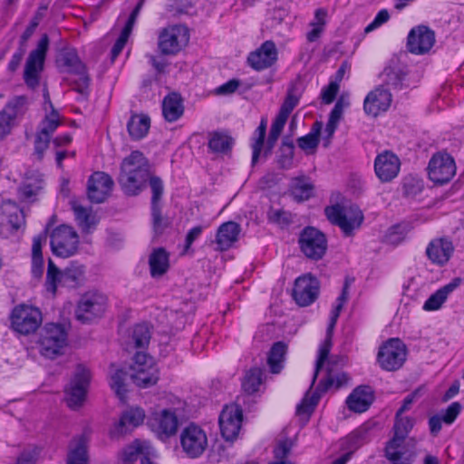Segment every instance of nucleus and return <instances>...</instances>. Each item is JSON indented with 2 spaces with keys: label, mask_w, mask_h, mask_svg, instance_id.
<instances>
[{
  "label": "nucleus",
  "mask_w": 464,
  "mask_h": 464,
  "mask_svg": "<svg viewBox=\"0 0 464 464\" xmlns=\"http://www.w3.org/2000/svg\"><path fill=\"white\" fill-rule=\"evenodd\" d=\"M287 346L283 342H277L273 344L268 354L267 363L273 373H278L284 366L285 356Z\"/></svg>",
  "instance_id": "a18cd8bd"
},
{
  "label": "nucleus",
  "mask_w": 464,
  "mask_h": 464,
  "mask_svg": "<svg viewBox=\"0 0 464 464\" xmlns=\"http://www.w3.org/2000/svg\"><path fill=\"white\" fill-rule=\"evenodd\" d=\"M293 448V442L290 440H280L274 449L275 461L286 460Z\"/></svg>",
  "instance_id": "0e129e2a"
},
{
  "label": "nucleus",
  "mask_w": 464,
  "mask_h": 464,
  "mask_svg": "<svg viewBox=\"0 0 464 464\" xmlns=\"http://www.w3.org/2000/svg\"><path fill=\"white\" fill-rule=\"evenodd\" d=\"M314 186L307 181L304 177L295 178L292 180L291 191L293 196L298 201H304L310 198L313 195Z\"/></svg>",
  "instance_id": "09e8293b"
},
{
  "label": "nucleus",
  "mask_w": 464,
  "mask_h": 464,
  "mask_svg": "<svg viewBox=\"0 0 464 464\" xmlns=\"http://www.w3.org/2000/svg\"><path fill=\"white\" fill-rule=\"evenodd\" d=\"M62 124V118L56 109L46 113L39 122L34 137V151L32 156L37 161H43L44 153L49 148L51 138L57 128Z\"/></svg>",
  "instance_id": "39448f33"
},
{
  "label": "nucleus",
  "mask_w": 464,
  "mask_h": 464,
  "mask_svg": "<svg viewBox=\"0 0 464 464\" xmlns=\"http://www.w3.org/2000/svg\"><path fill=\"white\" fill-rule=\"evenodd\" d=\"M384 87H390L392 90H401L406 87L405 77L406 72L404 67L399 64L398 62H392L386 66L382 72Z\"/></svg>",
  "instance_id": "72a5a7b5"
},
{
  "label": "nucleus",
  "mask_w": 464,
  "mask_h": 464,
  "mask_svg": "<svg viewBox=\"0 0 464 464\" xmlns=\"http://www.w3.org/2000/svg\"><path fill=\"white\" fill-rule=\"evenodd\" d=\"M105 310L106 298L98 292H92L85 295L79 302L75 315L82 323H88L102 316Z\"/></svg>",
  "instance_id": "6ab92c4d"
},
{
  "label": "nucleus",
  "mask_w": 464,
  "mask_h": 464,
  "mask_svg": "<svg viewBox=\"0 0 464 464\" xmlns=\"http://www.w3.org/2000/svg\"><path fill=\"white\" fill-rule=\"evenodd\" d=\"M234 140L223 131H213L208 134V149L215 154H227L233 147Z\"/></svg>",
  "instance_id": "58836bf2"
},
{
  "label": "nucleus",
  "mask_w": 464,
  "mask_h": 464,
  "mask_svg": "<svg viewBox=\"0 0 464 464\" xmlns=\"http://www.w3.org/2000/svg\"><path fill=\"white\" fill-rule=\"evenodd\" d=\"M401 162L399 158L391 151L379 154L374 160L376 176L382 182L393 179L400 171Z\"/></svg>",
  "instance_id": "bb28decb"
},
{
  "label": "nucleus",
  "mask_w": 464,
  "mask_h": 464,
  "mask_svg": "<svg viewBox=\"0 0 464 464\" xmlns=\"http://www.w3.org/2000/svg\"><path fill=\"white\" fill-rule=\"evenodd\" d=\"M28 99L25 95L13 97L0 111V136L5 139L14 126V121L26 111Z\"/></svg>",
  "instance_id": "412c9836"
},
{
  "label": "nucleus",
  "mask_w": 464,
  "mask_h": 464,
  "mask_svg": "<svg viewBox=\"0 0 464 464\" xmlns=\"http://www.w3.org/2000/svg\"><path fill=\"white\" fill-rule=\"evenodd\" d=\"M295 145L289 137L282 140L277 156V164L280 169H289L293 166Z\"/></svg>",
  "instance_id": "49530a36"
},
{
  "label": "nucleus",
  "mask_w": 464,
  "mask_h": 464,
  "mask_svg": "<svg viewBox=\"0 0 464 464\" xmlns=\"http://www.w3.org/2000/svg\"><path fill=\"white\" fill-rule=\"evenodd\" d=\"M243 412L237 404L227 405L219 416V427L226 440H234L241 429Z\"/></svg>",
  "instance_id": "4be33fe9"
},
{
  "label": "nucleus",
  "mask_w": 464,
  "mask_h": 464,
  "mask_svg": "<svg viewBox=\"0 0 464 464\" xmlns=\"http://www.w3.org/2000/svg\"><path fill=\"white\" fill-rule=\"evenodd\" d=\"M11 329L22 335H29L36 332L43 323L42 312L39 308L25 304L15 305L9 315Z\"/></svg>",
  "instance_id": "7ed1b4c3"
},
{
  "label": "nucleus",
  "mask_w": 464,
  "mask_h": 464,
  "mask_svg": "<svg viewBox=\"0 0 464 464\" xmlns=\"http://www.w3.org/2000/svg\"><path fill=\"white\" fill-rule=\"evenodd\" d=\"M319 397L313 395L311 398L307 396L296 407V413L298 415H309L314 407L317 404Z\"/></svg>",
  "instance_id": "338daca9"
},
{
  "label": "nucleus",
  "mask_w": 464,
  "mask_h": 464,
  "mask_svg": "<svg viewBox=\"0 0 464 464\" xmlns=\"http://www.w3.org/2000/svg\"><path fill=\"white\" fill-rule=\"evenodd\" d=\"M150 175L148 159L140 150H134L122 160L118 182L124 194L137 196L145 188Z\"/></svg>",
  "instance_id": "f257e3e1"
},
{
  "label": "nucleus",
  "mask_w": 464,
  "mask_h": 464,
  "mask_svg": "<svg viewBox=\"0 0 464 464\" xmlns=\"http://www.w3.org/2000/svg\"><path fill=\"white\" fill-rule=\"evenodd\" d=\"M148 423L151 430L163 440L176 434L179 426V420L175 411L162 409L154 411L149 418Z\"/></svg>",
  "instance_id": "aec40b11"
},
{
  "label": "nucleus",
  "mask_w": 464,
  "mask_h": 464,
  "mask_svg": "<svg viewBox=\"0 0 464 464\" xmlns=\"http://www.w3.org/2000/svg\"><path fill=\"white\" fill-rule=\"evenodd\" d=\"M285 122L286 121L276 117L275 121L271 125L267 140L265 143L266 132V121L264 119L261 120L260 124L256 128L252 138V165H255L258 161L263 147H265V157H267L269 154H271L272 150L275 147L276 140H278L285 125Z\"/></svg>",
  "instance_id": "20e7f679"
},
{
  "label": "nucleus",
  "mask_w": 464,
  "mask_h": 464,
  "mask_svg": "<svg viewBox=\"0 0 464 464\" xmlns=\"http://www.w3.org/2000/svg\"><path fill=\"white\" fill-rule=\"evenodd\" d=\"M145 419V412L140 408H131L126 411L120 420L110 430L111 438H118L126 434L130 429L140 425Z\"/></svg>",
  "instance_id": "cd10ccee"
},
{
  "label": "nucleus",
  "mask_w": 464,
  "mask_h": 464,
  "mask_svg": "<svg viewBox=\"0 0 464 464\" xmlns=\"http://www.w3.org/2000/svg\"><path fill=\"white\" fill-rule=\"evenodd\" d=\"M448 293L449 292H434L424 303L422 306L423 310L428 312L439 310L448 299Z\"/></svg>",
  "instance_id": "13d9d810"
},
{
  "label": "nucleus",
  "mask_w": 464,
  "mask_h": 464,
  "mask_svg": "<svg viewBox=\"0 0 464 464\" xmlns=\"http://www.w3.org/2000/svg\"><path fill=\"white\" fill-rule=\"evenodd\" d=\"M349 382V377L344 372H334L327 368L325 376L320 381L318 389L326 392L330 389L338 390Z\"/></svg>",
  "instance_id": "c03bdc74"
},
{
  "label": "nucleus",
  "mask_w": 464,
  "mask_h": 464,
  "mask_svg": "<svg viewBox=\"0 0 464 464\" xmlns=\"http://www.w3.org/2000/svg\"><path fill=\"white\" fill-rule=\"evenodd\" d=\"M162 113L164 119L169 122H174L183 115L184 105L180 94L172 92L163 99Z\"/></svg>",
  "instance_id": "4c0bfd02"
},
{
  "label": "nucleus",
  "mask_w": 464,
  "mask_h": 464,
  "mask_svg": "<svg viewBox=\"0 0 464 464\" xmlns=\"http://www.w3.org/2000/svg\"><path fill=\"white\" fill-rule=\"evenodd\" d=\"M392 101L390 90L384 85H380L367 94L363 102V110L366 114L376 117L390 108Z\"/></svg>",
  "instance_id": "393cba45"
},
{
  "label": "nucleus",
  "mask_w": 464,
  "mask_h": 464,
  "mask_svg": "<svg viewBox=\"0 0 464 464\" xmlns=\"http://www.w3.org/2000/svg\"><path fill=\"white\" fill-rule=\"evenodd\" d=\"M435 43L434 32L427 26L421 25L411 30L408 35L407 46L414 54L428 53Z\"/></svg>",
  "instance_id": "a878e982"
},
{
  "label": "nucleus",
  "mask_w": 464,
  "mask_h": 464,
  "mask_svg": "<svg viewBox=\"0 0 464 464\" xmlns=\"http://www.w3.org/2000/svg\"><path fill=\"white\" fill-rule=\"evenodd\" d=\"M127 373L121 369H114V366H111V387L115 392L117 396L121 399V401H124L125 395L127 392L126 389V381Z\"/></svg>",
  "instance_id": "3c124183"
},
{
  "label": "nucleus",
  "mask_w": 464,
  "mask_h": 464,
  "mask_svg": "<svg viewBox=\"0 0 464 464\" xmlns=\"http://www.w3.org/2000/svg\"><path fill=\"white\" fill-rule=\"evenodd\" d=\"M348 300L347 292H342L340 296L336 299V302L332 309L330 315V322L326 330V336L323 343L320 345L318 350V357L315 363V370L312 381V385H314L316 377L319 373V371L322 369L324 362L326 361L330 350L332 348V338L334 334V329L337 323L340 313L344 305V304Z\"/></svg>",
  "instance_id": "dca6fc26"
},
{
  "label": "nucleus",
  "mask_w": 464,
  "mask_h": 464,
  "mask_svg": "<svg viewBox=\"0 0 464 464\" xmlns=\"http://www.w3.org/2000/svg\"><path fill=\"white\" fill-rule=\"evenodd\" d=\"M278 58L276 44L267 40L259 48L251 52L247 57V63L256 71H263L273 66Z\"/></svg>",
  "instance_id": "b1692460"
},
{
  "label": "nucleus",
  "mask_w": 464,
  "mask_h": 464,
  "mask_svg": "<svg viewBox=\"0 0 464 464\" xmlns=\"http://www.w3.org/2000/svg\"><path fill=\"white\" fill-rule=\"evenodd\" d=\"M413 427V420L402 414L396 413L393 426L394 436L388 442L385 453L389 460L394 464H411V456L401 451V444Z\"/></svg>",
  "instance_id": "f03ea898"
},
{
  "label": "nucleus",
  "mask_w": 464,
  "mask_h": 464,
  "mask_svg": "<svg viewBox=\"0 0 464 464\" xmlns=\"http://www.w3.org/2000/svg\"><path fill=\"white\" fill-rule=\"evenodd\" d=\"M130 378L140 388L155 385L159 381V368L152 357L137 353L130 366Z\"/></svg>",
  "instance_id": "9d476101"
},
{
  "label": "nucleus",
  "mask_w": 464,
  "mask_h": 464,
  "mask_svg": "<svg viewBox=\"0 0 464 464\" xmlns=\"http://www.w3.org/2000/svg\"><path fill=\"white\" fill-rule=\"evenodd\" d=\"M324 213L328 220L339 227L345 237L352 236L363 220L362 212L356 207L345 208L336 204L326 207Z\"/></svg>",
  "instance_id": "423d86ee"
},
{
  "label": "nucleus",
  "mask_w": 464,
  "mask_h": 464,
  "mask_svg": "<svg viewBox=\"0 0 464 464\" xmlns=\"http://www.w3.org/2000/svg\"><path fill=\"white\" fill-rule=\"evenodd\" d=\"M240 227L237 223L228 221L223 223L217 232L216 244L219 251L227 250L238 238Z\"/></svg>",
  "instance_id": "473e14b6"
},
{
  "label": "nucleus",
  "mask_w": 464,
  "mask_h": 464,
  "mask_svg": "<svg viewBox=\"0 0 464 464\" xmlns=\"http://www.w3.org/2000/svg\"><path fill=\"white\" fill-rule=\"evenodd\" d=\"M150 181V187L151 189V208L160 207V200L163 195L164 187L160 178L157 176H150L148 179Z\"/></svg>",
  "instance_id": "bf43d9fd"
},
{
  "label": "nucleus",
  "mask_w": 464,
  "mask_h": 464,
  "mask_svg": "<svg viewBox=\"0 0 464 464\" xmlns=\"http://www.w3.org/2000/svg\"><path fill=\"white\" fill-rule=\"evenodd\" d=\"M114 182L111 177L102 171L94 172L88 180L87 196L92 203L103 202L111 194Z\"/></svg>",
  "instance_id": "5701e85b"
},
{
  "label": "nucleus",
  "mask_w": 464,
  "mask_h": 464,
  "mask_svg": "<svg viewBox=\"0 0 464 464\" xmlns=\"http://www.w3.org/2000/svg\"><path fill=\"white\" fill-rule=\"evenodd\" d=\"M150 340V328L145 324H137L132 329L128 345L131 348H144Z\"/></svg>",
  "instance_id": "de8ad7c7"
},
{
  "label": "nucleus",
  "mask_w": 464,
  "mask_h": 464,
  "mask_svg": "<svg viewBox=\"0 0 464 464\" xmlns=\"http://www.w3.org/2000/svg\"><path fill=\"white\" fill-rule=\"evenodd\" d=\"M347 105H348V102H345L343 98L341 97L340 99H338V101L334 104L333 110L331 111L329 119L326 123L325 130H324V131L326 133V136L324 138V140H326V142L324 143L325 147L328 146L330 140L333 138V136L337 129L338 123L343 116V109Z\"/></svg>",
  "instance_id": "a19ab883"
},
{
  "label": "nucleus",
  "mask_w": 464,
  "mask_h": 464,
  "mask_svg": "<svg viewBox=\"0 0 464 464\" xmlns=\"http://www.w3.org/2000/svg\"><path fill=\"white\" fill-rule=\"evenodd\" d=\"M373 400L372 389L370 386L362 385L355 388L347 397L346 404L350 411L362 413L369 409Z\"/></svg>",
  "instance_id": "c756f323"
},
{
  "label": "nucleus",
  "mask_w": 464,
  "mask_h": 464,
  "mask_svg": "<svg viewBox=\"0 0 464 464\" xmlns=\"http://www.w3.org/2000/svg\"><path fill=\"white\" fill-rule=\"evenodd\" d=\"M322 127V122L315 121L308 134L297 139L298 147L307 154L313 153L319 145Z\"/></svg>",
  "instance_id": "37998d69"
},
{
  "label": "nucleus",
  "mask_w": 464,
  "mask_h": 464,
  "mask_svg": "<svg viewBox=\"0 0 464 464\" xmlns=\"http://www.w3.org/2000/svg\"><path fill=\"white\" fill-rule=\"evenodd\" d=\"M138 456L141 457L140 460L145 458L153 459L157 454L150 442L136 440L123 450L121 458L124 464H131Z\"/></svg>",
  "instance_id": "7c9ffc66"
},
{
  "label": "nucleus",
  "mask_w": 464,
  "mask_h": 464,
  "mask_svg": "<svg viewBox=\"0 0 464 464\" xmlns=\"http://www.w3.org/2000/svg\"><path fill=\"white\" fill-rule=\"evenodd\" d=\"M318 279L312 274H304L295 280L293 290H319Z\"/></svg>",
  "instance_id": "4d7b16f0"
},
{
  "label": "nucleus",
  "mask_w": 464,
  "mask_h": 464,
  "mask_svg": "<svg viewBox=\"0 0 464 464\" xmlns=\"http://www.w3.org/2000/svg\"><path fill=\"white\" fill-rule=\"evenodd\" d=\"M189 40L188 29L183 25H174L164 29L159 36V49L163 54H176Z\"/></svg>",
  "instance_id": "a211bd4d"
},
{
  "label": "nucleus",
  "mask_w": 464,
  "mask_h": 464,
  "mask_svg": "<svg viewBox=\"0 0 464 464\" xmlns=\"http://www.w3.org/2000/svg\"><path fill=\"white\" fill-rule=\"evenodd\" d=\"M90 380L91 373L89 369L79 364L72 381L64 390V401L69 408L76 410L82 406Z\"/></svg>",
  "instance_id": "f8f14e48"
},
{
  "label": "nucleus",
  "mask_w": 464,
  "mask_h": 464,
  "mask_svg": "<svg viewBox=\"0 0 464 464\" xmlns=\"http://www.w3.org/2000/svg\"><path fill=\"white\" fill-rule=\"evenodd\" d=\"M150 276L158 278L165 275L169 269V254L164 247H157L149 256Z\"/></svg>",
  "instance_id": "c9c22d12"
},
{
  "label": "nucleus",
  "mask_w": 464,
  "mask_h": 464,
  "mask_svg": "<svg viewBox=\"0 0 464 464\" xmlns=\"http://www.w3.org/2000/svg\"><path fill=\"white\" fill-rule=\"evenodd\" d=\"M44 179L42 175L36 174L27 177L19 188V197L23 200L33 201L38 192L43 188Z\"/></svg>",
  "instance_id": "79ce46f5"
},
{
  "label": "nucleus",
  "mask_w": 464,
  "mask_h": 464,
  "mask_svg": "<svg viewBox=\"0 0 464 464\" xmlns=\"http://www.w3.org/2000/svg\"><path fill=\"white\" fill-rule=\"evenodd\" d=\"M406 355L405 344L400 339L392 338L380 347L377 361L383 370L396 371L404 363Z\"/></svg>",
  "instance_id": "2eb2a0df"
},
{
  "label": "nucleus",
  "mask_w": 464,
  "mask_h": 464,
  "mask_svg": "<svg viewBox=\"0 0 464 464\" xmlns=\"http://www.w3.org/2000/svg\"><path fill=\"white\" fill-rule=\"evenodd\" d=\"M302 93V83L300 82H293L287 90V94L276 118L286 121L293 110L298 105Z\"/></svg>",
  "instance_id": "e433bc0d"
},
{
  "label": "nucleus",
  "mask_w": 464,
  "mask_h": 464,
  "mask_svg": "<svg viewBox=\"0 0 464 464\" xmlns=\"http://www.w3.org/2000/svg\"><path fill=\"white\" fill-rule=\"evenodd\" d=\"M48 46L49 37L47 34H43L37 47L29 53L26 60L24 81L30 89H35L40 83V74L44 71Z\"/></svg>",
  "instance_id": "1a4fd4ad"
},
{
  "label": "nucleus",
  "mask_w": 464,
  "mask_h": 464,
  "mask_svg": "<svg viewBox=\"0 0 464 464\" xmlns=\"http://www.w3.org/2000/svg\"><path fill=\"white\" fill-rule=\"evenodd\" d=\"M151 218L153 230L157 236L161 235L170 226L169 218L161 215L160 207L151 208Z\"/></svg>",
  "instance_id": "6e6d98bb"
},
{
  "label": "nucleus",
  "mask_w": 464,
  "mask_h": 464,
  "mask_svg": "<svg viewBox=\"0 0 464 464\" xmlns=\"http://www.w3.org/2000/svg\"><path fill=\"white\" fill-rule=\"evenodd\" d=\"M402 188L407 197L413 198L421 193L423 185L420 180L410 179L404 181Z\"/></svg>",
  "instance_id": "69168bd1"
},
{
  "label": "nucleus",
  "mask_w": 464,
  "mask_h": 464,
  "mask_svg": "<svg viewBox=\"0 0 464 464\" xmlns=\"http://www.w3.org/2000/svg\"><path fill=\"white\" fill-rule=\"evenodd\" d=\"M456 163L452 156L446 152H438L430 160L428 174L436 184H445L456 174Z\"/></svg>",
  "instance_id": "f3484780"
},
{
  "label": "nucleus",
  "mask_w": 464,
  "mask_h": 464,
  "mask_svg": "<svg viewBox=\"0 0 464 464\" xmlns=\"http://www.w3.org/2000/svg\"><path fill=\"white\" fill-rule=\"evenodd\" d=\"M454 251L452 242L445 237L431 240L427 248L428 258L436 265L444 266L451 257Z\"/></svg>",
  "instance_id": "c85d7f7f"
},
{
  "label": "nucleus",
  "mask_w": 464,
  "mask_h": 464,
  "mask_svg": "<svg viewBox=\"0 0 464 464\" xmlns=\"http://www.w3.org/2000/svg\"><path fill=\"white\" fill-rule=\"evenodd\" d=\"M150 127V119L147 115H132L127 124L128 132L134 140L143 139L149 132Z\"/></svg>",
  "instance_id": "ea45409f"
},
{
  "label": "nucleus",
  "mask_w": 464,
  "mask_h": 464,
  "mask_svg": "<svg viewBox=\"0 0 464 464\" xmlns=\"http://www.w3.org/2000/svg\"><path fill=\"white\" fill-rule=\"evenodd\" d=\"M339 91V84L337 82H331L327 86L323 88L321 92V98L324 103L330 104L332 103Z\"/></svg>",
  "instance_id": "774afa93"
},
{
  "label": "nucleus",
  "mask_w": 464,
  "mask_h": 464,
  "mask_svg": "<svg viewBox=\"0 0 464 464\" xmlns=\"http://www.w3.org/2000/svg\"><path fill=\"white\" fill-rule=\"evenodd\" d=\"M85 281V267L76 261L70 263L63 270L62 287L78 288L81 287Z\"/></svg>",
  "instance_id": "f704fd0d"
},
{
  "label": "nucleus",
  "mask_w": 464,
  "mask_h": 464,
  "mask_svg": "<svg viewBox=\"0 0 464 464\" xmlns=\"http://www.w3.org/2000/svg\"><path fill=\"white\" fill-rule=\"evenodd\" d=\"M298 244L302 253L314 261L324 257L328 246L325 235L314 227H306L301 231Z\"/></svg>",
  "instance_id": "4468645a"
},
{
  "label": "nucleus",
  "mask_w": 464,
  "mask_h": 464,
  "mask_svg": "<svg viewBox=\"0 0 464 464\" xmlns=\"http://www.w3.org/2000/svg\"><path fill=\"white\" fill-rule=\"evenodd\" d=\"M261 382L262 371L258 368H254L246 373L242 382V388L246 393L252 394L258 391Z\"/></svg>",
  "instance_id": "603ef678"
},
{
  "label": "nucleus",
  "mask_w": 464,
  "mask_h": 464,
  "mask_svg": "<svg viewBox=\"0 0 464 464\" xmlns=\"http://www.w3.org/2000/svg\"><path fill=\"white\" fill-rule=\"evenodd\" d=\"M62 276L63 271L55 266L52 259H49L46 274V283L49 290H57L58 285L62 286Z\"/></svg>",
  "instance_id": "5fc2aeb1"
},
{
  "label": "nucleus",
  "mask_w": 464,
  "mask_h": 464,
  "mask_svg": "<svg viewBox=\"0 0 464 464\" xmlns=\"http://www.w3.org/2000/svg\"><path fill=\"white\" fill-rule=\"evenodd\" d=\"M56 64L63 72L79 75L77 81V91L84 93L90 79L86 72V67L81 61L77 51L74 48L63 49L61 51L56 59Z\"/></svg>",
  "instance_id": "ddd939ff"
},
{
  "label": "nucleus",
  "mask_w": 464,
  "mask_h": 464,
  "mask_svg": "<svg viewBox=\"0 0 464 464\" xmlns=\"http://www.w3.org/2000/svg\"><path fill=\"white\" fill-rule=\"evenodd\" d=\"M267 219L269 222L278 225L281 227H286L293 222L292 214L284 209H275L271 208L267 211Z\"/></svg>",
  "instance_id": "864d4df0"
},
{
  "label": "nucleus",
  "mask_w": 464,
  "mask_h": 464,
  "mask_svg": "<svg viewBox=\"0 0 464 464\" xmlns=\"http://www.w3.org/2000/svg\"><path fill=\"white\" fill-rule=\"evenodd\" d=\"M67 464H89L88 440L81 435L73 438L68 445Z\"/></svg>",
  "instance_id": "2f4dec72"
},
{
  "label": "nucleus",
  "mask_w": 464,
  "mask_h": 464,
  "mask_svg": "<svg viewBox=\"0 0 464 464\" xmlns=\"http://www.w3.org/2000/svg\"><path fill=\"white\" fill-rule=\"evenodd\" d=\"M79 235L70 226L61 225L51 234V249L54 256L67 258L76 254L79 247Z\"/></svg>",
  "instance_id": "9b49d317"
},
{
  "label": "nucleus",
  "mask_w": 464,
  "mask_h": 464,
  "mask_svg": "<svg viewBox=\"0 0 464 464\" xmlns=\"http://www.w3.org/2000/svg\"><path fill=\"white\" fill-rule=\"evenodd\" d=\"M131 31L123 28L111 51V61L113 63L123 50Z\"/></svg>",
  "instance_id": "e2e57ef3"
},
{
  "label": "nucleus",
  "mask_w": 464,
  "mask_h": 464,
  "mask_svg": "<svg viewBox=\"0 0 464 464\" xmlns=\"http://www.w3.org/2000/svg\"><path fill=\"white\" fill-rule=\"evenodd\" d=\"M39 344L41 354L46 358L62 354L67 345L65 328L59 324H46L41 332Z\"/></svg>",
  "instance_id": "0eeeda50"
},
{
  "label": "nucleus",
  "mask_w": 464,
  "mask_h": 464,
  "mask_svg": "<svg viewBox=\"0 0 464 464\" xmlns=\"http://www.w3.org/2000/svg\"><path fill=\"white\" fill-rule=\"evenodd\" d=\"M179 442L183 453L190 459L201 457L208 448L206 430L195 423H189L181 430Z\"/></svg>",
  "instance_id": "6e6552de"
},
{
  "label": "nucleus",
  "mask_w": 464,
  "mask_h": 464,
  "mask_svg": "<svg viewBox=\"0 0 464 464\" xmlns=\"http://www.w3.org/2000/svg\"><path fill=\"white\" fill-rule=\"evenodd\" d=\"M72 210L78 225L82 228V230L88 231L95 226V217L92 215L91 208H86L81 205L72 203Z\"/></svg>",
  "instance_id": "8fccbe9b"
},
{
  "label": "nucleus",
  "mask_w": 464,
  "mask_h": 464,
  "mask_svg": "<svg viewBox=\"0 0 464 464\" xmlns=\"http://www.w3.org/2000/svg\"><path fill=\"white\" fill-rule=\"evenodd\" d=\"M405 237V227L401 225H395L387 232L386 241L392 245H398L404 240Z\"/></svg>",
  "instance_id": "680f3d73"
},
{
  "label": "nucleus",
  "mask_w": 464,
  "mask_h": 464,
  "mask_svg": "<svg viewBox=\"0 0 464 464\" xmlns=\"http://www.w3.org/2000/svg\"><path fill=\"white\" fill-rule=\"evenodd\" d=\"M290 296L298 306H308L317 298V292H289Z\"/></svg>",
  "instance_id": "052dcab7"
}]
</instances>
